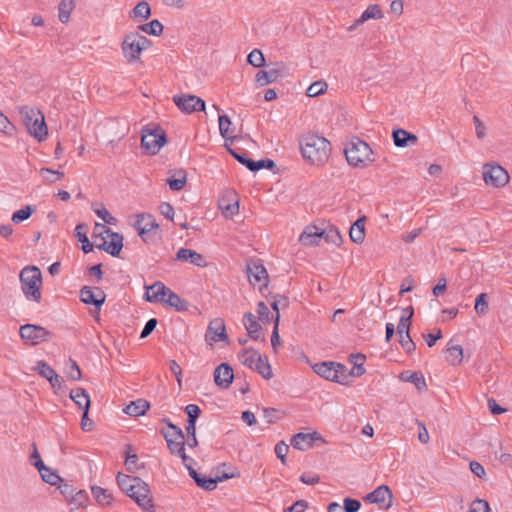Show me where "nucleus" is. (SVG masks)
Returning a JSON list of instances; mask_svg holds the SVG:
<instances>
[{"instance_id": "nucleus-1", "label": "nucleus", "mask_w": 512, "mask_h": 512, "mask_svg": "<svg viewBox=\"0 0 512 512\" xmlns=\"http://www.w3.org/2000/svg\"><path fill=\"white\" fill-rule=\"evenodd\" d=\"M300 147L303 157L312 164L320 165L329 158L330 142L316 134H307L302 137Z\"/></svg>"}, {"instance_id": "nucleus-2", "label": "nucleus", "mask_w": 512, "mask_h": 512, "mask_svg": "<svg viewBox=\"0 0 512 512\" xmlns=\"http://www.w3.org/2000/svg\"><path fill=\"white\" fill-rule=\"evenodd\" d=\"M19 113L28 133L42 141L47 137L48 130L42 112L34 107L23 106Z\"/></svg>"}, {"instance_id": "nucleus-3", "label": "nucleus", "mask_w": 512, "mask_h": 512, "mask_svg": "<svg viewBox=\"0 0 512 512\" xmlns=\"http://www.w3.org/2000/svg\"><path fill=\"white\" fill-rule=\"evenodd\" d=\"M20 282L23 294L28 300L40 302L42 274L38 267L28 266L20 272Z\"/></svg>"}, {"instance_id": "nucleus-4", "label": "nucleus", "mask_w": 512, "mask_h": 512, "mask_svg": "<svg viewBox=\"0 0 512 512\" xmlns=\"http://www.w3.org/2000/svg\"><path fill=\"white\" fill-rule=\"evenodd\" d=\"M344 153L348 163L354 167H365L375 160L370 146L358 138L347 144Z\"/></svg>"}, {"instance_id": "nucleus-5", "label": "nucleus", "mask_w": 512, "mask_h": 512, "mask_svg": "<svg viewBox=\"0 0 512 512\" xmlns=\"http://www.w3.org/2000/svg\"><path fill=\"white\" fill-rule=\"evenodd\" d=\"M151 41L139 32H130L125 35L121 48L128 63H134L140 59L143 50L150 47Z\"/></svg>"}, {"instance_id": "nucleus-6", "label": "nucleus", "mask_w": 512, "mask_h": 512, "mask_svg": "<svg viewBox=\"0 0 512 512\" xmlns=\"http://www.w3.org/2000/svg\"><path fill=\"white\" fill-rule=\"evenodd\" d=\"M239 359L242 364L256 370L263 378L270 379L273 376L271 366L267 359L263 358L256 350H243L239 355Z\"/></svg>"}, {"instance_id": "nucleus-7", "label": "nucleus", "mask_w": 512, "mask_h": 512, "mask_svg": "<svg viewBox=\"0 0 512 512\" xmlns=\"http://www.w3.org/2000/svg\"><path fill=\"white\" fill-rule=\"evenodd\" d=\"M313 370L316 374L323 377L326 380L334 381L340 384H344L347 375L346 367L340 363L335 362H321L313 366Z\"/></svg>"}, {"instance_id": "nucleus-8", "label": "nucleus", "mask_w": 512, "mask_h": 512, "mask_svg": "<svg viewBox=\"0 0 512 512\" xmlns=\"http://www.w3.org/2000/svg\"><path fill=\"white\" fill-rule=\"evenodd\" d=\"M128 496L133 499L144 512H155L149 485L140 478L136 481V485Z\"/></svg>"}, {"instance_id": "nucleus-9", "label": "nucleus", "mask_w": 512, "mask_h": 512, "mask_svg": "<svg viewBox=\"0 0 512 512\" xmlns=\"http://www.w3.org/2000/svg\"><path fill=\"white\" fill-rule=\"evenodd\" d=\"M482 174L485 184L493 187H503L509 182L508 172L498 164L486 163Z\"/></svg>"}, {"instance_id": "nucleus-10", "label": "nucleus", "mask_w": 512, "mask_h": 512, "mask_svg": "<svg viewBox=\"0 0 512 512\" xmlns=\"http://www.w3.org/2000/svg\"><path fill=\"white\" fill-rule=\"evenodd\" d=\"M166 143V135L161 129L144 130L141 138L142 147L155 155Z\"/></svg>"}, {"instance_id": "nucleus-11", "label": "nucleus", "mask_w": 512, "mask_h": 512, "mask_svg": "<svg viewBox=\"0 0 512 512\" xmlns=\"http://www.w3.org/2000/svg\"><path fill=\"white\" fill-rule=\"evenodd\" d=\"M19 332L21 338L31 345L47 341L51 336V333L46 328L34 324L22 325Z\"/></svg>"}, {"instance_id": "nucleus-12", "label": "nucleus", "mask_w": 512, "mask_h": 512, "mask_svg": "<svg viewBox=\"0 0 512 512\" xmlns=\"http://www.w3.org/2000/svg\"><path fill=\"white\" fill-rule=\"evenodd\" d=\"M288 74V68L285 63H276L274 67L268 70H260L255 76V81L259 86H266L276 82L279 78H283Z\"/></svg>"}, {"instance_id": "nucleus-13", "label": "nucleus", "mask_w": 512, "mask_h": 512, "mask_svg": "<svg viewBox=\"0 0 512 512\" xmlns=\"http://www.w3.org/2000/svg\"><path fill=\"white\" fill-rule=\"evenodd\" d=\"M173 101L182 112L187 114L205 110L204 100L195 95H175Z\"/></svg>"}, {"instance_id": "nucleus-14", "label": "nucleus", "mask_w": 512, "mask_h": 512, "mask_svg": "<svg viewBox=\"0 0 512 512\" xmlns=\"http://www.w3.org/2000/svg\"><path fill=\"white\" fill-rule=\"evenodd\" d=\"M168 427L170 430L164 433L168 449L172 454L182 452L185 445V437L182 429L171 422H168Z\"/></svg>"}, {"instance_id": "nucleus-15", "label": "nucleus", "mask_w": 512, "mask_h": 512, "mask_svg": "<svg viewBox=\"0 0 512 512\" xmlns=\"http://www.w3.org/2000/svg\"><path fill=\"white\" fill-rule=\"evenodd\" d=\"M96 248L117 257L123 248V237L119 233L111 231L107 237H102V243L96 244Z\"/></svg>"}, {"instance_id": "nucleus-16", "label": "nucleus", "mask_w": 512, "mask_h": 512, "mask_svg": "<svg viewBox=\"0 0 512 512\" xmlns=\"http://www.w3.org/2000/svg\"><path fill=\"white\" fill-rule=\"evenodd\" d=\"M393 495L390 488L387 485H380L372 492L368 493L364 497V501L377 504L384 505L386 508H390L392 506Z\"/></svg>"}, {"instance_id": "nucleus-17", "label": "nucleus", "mask_w": 512, "mask_h": 512, "mask_svg": "<svg viewBox=\"0 0 512 512\" xmlns=\"http://www.w3.org/2000/svg\"><path fill=\"white\" fill-rule=\"evenodd\" d=\"M188 472L199 487L208 491L216 489L218 482H222L233 477V475L229 474H223L222 476H216L214 478L201 476L193 467H188Z\"/></svg>"}, {"instance_id": "nucleus-18", "label": "nucleus", "mask_w": 512, "mask_h": 512, "mask_svg": "<svg viewBox=\"0 0 512 512\" xmlns=\"http://www.w3.org/2000/svg\"><path fill=\"white\" fill-rule=\"evenodd\" d=\"M106 299L105 293L100 288L83 286L80 290V300L88 305H94L100 310Z\"/></svg>"}, {"instance_id": "nucleus-19", "label": "nucleus", "mask_w": 512, "mask_h": 512, "mask_svg": "<svg viewBox=\"0 0 512 512\" xmlns=\"http://www.w3.org/2000/svg\"><path fill=\"white\" fill-rule=\"evenodd\" d=\"M205 339L210 344L227 339L225 324L222 319L215 318L209 323Z\"/></svg>"}, {"instance_id": "nucleus-20", "label": "nucleus", "mask_w": 512, "mask_h": 512, "mask_svg": "<svg viewBox=\"0 0 512 512\" xmlns=\"http://www.w3.org/2000/svg\"><path fill=\"white\" fill-rule=\"evenodd\" d=\"M247 276L252 285H266L268 273L263 264L258 261H250L247 264Z\"/></svg>"}, {"instance_id": "nucleus-21", "label": "nucleus", "mask_w": 512, "mask_h": 512, "mask_svg": "<svg viewBox=\"0 0 512 512\" xmlns=\"http://www.w3.org/2000/svg\"><path fill=\"white\" fill-rule=\"evenodd\" d=\"M314 441H323L322 436L317 431H313L312 433H297L292 437L291 445L297 450L305 451L312 448Z\"/></svg>"}, {"instance_id": "nucleus-22", "label": "nucleus", "mask_w": 512, "mask_h": 512, "mask_svg": "<svg viewBox=\"0 0 512 512\" xmlns=\"http://www.w3.org/2000/svg\"><path fill=\"white\" fill-rule=\"evenodd\" d=\"M33 446L34 451L32 452V458H38V461L34 462L33 465L39 471L44 482L53 486L57 485L61 481L60 476L56 472L52 471L50 468L44 465L36 446Z\"/></svg>"}, {"instance_id": "nucleus-23", "label": "nucleus", "mask_w": 512, "mask_h": 512, "mask_svg": "<svg viewBox=\"0 0 512 512\" xmlns=\"http://www.w3.org/2000/svg\"><path fill=\"white\" fill-rule=\"evenodd\" d=\"M329 240V234L316 226H307L301 233L299 241L304 246H313L319 243V239Z\"/></svg>"}, {"instance_id": "nucleus-24", "label": "nucleus", "mask_w": 512, "mask_h": 512, "mask_svg": "<svg viewBox=\"0 0 512 512\" xmlns=\"http://www.w3.org/2000/svg\"><path fill=\"white\" fill-rule=\"evenodd\" d=\"M175 260L181 262H190L191 264H194L198 267L207 266V262L203 255L188 248H180L176 253Z\"/></svg>"}, {"instance_id": "nucleus-25", "label": "nucleus", "mask_w": 512, "mask_h": 512, "mask_svg": "<svg viewBox=\"0 0 512 512\" xmlns=\"http://www.w3.org/2000/svg\"><path fill=\"white\" fill-rule=\"evenodd\" d=\"M233 378V369L226 363L220 364L214 371L215 383L222 388H228Z\"/></svg>"}, {"instance_id": "nucleus-26", "label": "nucleus", "mask_w": 512, "mask_h": 512, "mask_svg": "<svg viewBox=\"0 0 512 512\" xmlns=\"http://www.w3.org/2000/svg\"><path fill=\"white\" fill-rule=\"evenodd\" d=\"M167 289L168 287L162 282L157 281L150 286H146L144 298L151 303L162 302L164 297H166Z\"/></svg>"}, {"instance_id": "nucleus-27", "label": "nucleus", "mask_w": 512, "mask_h": 512, "mask_svg": "<svg viewBox=\"0 0 512 512\" xmlns=\"http://www.w3.org/2000/svg\"><path fill=\"white\" fill-rule=\"evenodd\" d=\"M243 324L249 334V336L254 340H262L264 341V337L261 336V326L257 322L256 316L250 312L244 314Z\"/></svg>"}, {"instance_id": "nucleus-28", "label": "nucleus", "mask_w": 512, "mask_h": 512, "mask_svg": "<svg viewBox=\"0 0 512 512\" xmlns=\"http://www.w3.org/2000/svg\"><path fill=\"white\" fill-rule=\"evenodd\" d=\"M70 398L78 405L79 408L84 410V419H87L90 407V397L86 390L83 388H75L70 392Z\"/></svg>"}, {"instance_id": "nucleus-29", "label": "nucleus", "mask_w": 512, "mask_h": 512, "mask_svg": "<svg viewBox=\"0 0 512 512\" xmlns=\"http://www.w3.org/2000/svg\"><path fill=\"white\" fill-rule=\"evenodd\" d=\"M384 14L378 4L369 5L368 8L361 14V16L355 21V23L349 27V30H353L357 26L363 24L370 19H381Z\"/></svg>"}, {"instance_id": "nucleus-30", "label": "nucleus", "mask_w": 512, "mask_h": 512, "mask_svg": "<svg viewBox=\"0 0 512 512\" xmlns=\"http://www.w3.org/2000/svg\"><path fill=\"white\" fill-rule=\"evenodd\" d=\"M393 141L397 147L411 146L417 143V136L407 132L404 129H397L393 131Z\"/></svg>"}, {"instance_id": "nucleus-31", "label": "nucleus", "mask_w": 512, "mask_h": 512, "mask_svg": "<svg viewBox=\"0 0 512 512\" xmlns=\"http://www.w3.org/2000/svg\"><path fill=\"white\" fill-rule=\"evenodd\" d=\"M135 227L138 230L139 235H144L151 231L153 228H157L158 224L152 215L142 214L138 215Z\"/></svg>"}, {"instance_id": "nucleus-32", "label": "nucleus", "mask_w": 512, "mask_h": 512, "mask_svg": "<svg viewBox=\"0 0 512 512\" xmlns=\"http://www.w3.org/2000/svg\"><path fill=\"white\" fill-rule=\"evenodd\" d=\"M149 407L150 404L148 401L137 399L128 404L123 411L129 416L138 417L144 415Z\"/></svg>"}, {"instance_id": "nucleus-33", "label": "nucleus", "mask_w": 512, "mask_h": 512, "mask_svg": "<svg viewBox=\"0 0 512 512\" xmlns=\"http://www.w3.org/2000/svg\"><path fill=\"white\" fill-rule=\"evenodd\" d=\"M162 303L175 308L177 311H186L188 309V302L181 299L179 295L169 288L167 289L166 297H164Z\"/></svg>"}, {"instance_id": "nucleus-34", "label": "nucleus", "mask_w": 512, "mask_h": 512, "mask_svg": "<svg viewBox=\"0 0 512 512\" xmlns=\"http://www.w3.org/2000/svg\"><path fill=\"white\" fill-rule=\"evenodd\" d=\"M350 239L354 243H362L365 238V217L357 219L351 226L349 231Z\"/></svg>"}, {"instance_id": "nucleus-35", "label": "nucleus", "mask_w": 512, "mask_h": 512, "mask_svg": "<svg viewBox=\"0 0 512 512\" xmlns=\"http://www.w3.org/2000/svg\"><path fill=\"white\" fill-rule=\"evenodd\" d=\"M414 311L412 307L405 308L402 311L401 318L399 320L398 326H397V333L400 336H404L409 333L410 326H411V319L413 317Z\"/></svg>"}, {"instance_id": "nucleus-36", "label": "nucleus", "mask_w": 512, "mask_h": 512, "mask_svg": "<svg viewBox=\"0 0 512 512\" xmlns=\"http://www.w3.org/2000/svg\"><path fill=\"white\" fill-rule=\"evenodd\" d=\"M87 231L88 226L86 224H78L75 228V236L82 243L81 249L84 253H89L93 250V244L90 243L87 237Z\"/></svg>"}, {"instance_id": "nucleus-37", "label": "nucleus", "mask_w": 512, "mask_h": 512, "mask_svg": "<svg viewBox=\"0 0 512 512\" xmlns=\"http://www.w3.org/2000/svg\"><path fill=\"white\" fill-rule=\"evenodd\" d=\"M91 492L97 503L100 505L109 506L112 504L113 496L107 489L100 486H92Z\"/></svg>"}, {"instance_id": "nucleus-38", "label": "nucleus", "mask_w": 512, "mask_h": 512, "mask_svg": "<svg viewBox=\"0 0 512 512\" xmlns=\"http://www.w3.org/2000/svg\"><path fill=\"white\" fill-rule=\"evenodd\" d=\"M139 477H134L122 473H118L117 475V483L122 491H124L127 495L136 485V481Z\"/></svg>"}, {"instance_id": "nucleus-39", "label": "nucleus", "mask_w": 512, "mask_h": 512, "mask_svg": "<svg viewBox=\"0 0 512 512\" xmlns=\"http://www.w3.org/2000/svg\"><path fill=\"white\" fill-rule=\"evenodd\" d=\"M75 8V1L74 0H62L59 4L58 10H59V20L62 23H67L70 18L71 12Z\"/></svg>"}, {"instance_id": "nucleus-40", "label": "nucleus", "mask_w": 512, "mask_h": 512, "mask_svg": "<svg viewBox=\"0 0 512 512\" xmlns=\"http://www.w3.org/2000/svg\"><path fill=\"white\" fill-rule=\"evenodd\" d=\"M138 29L144 33H147L149 35L153 36H159L163 32V25L159 20H152L149 23L142 24L138 26Z\"/></svg>"}, {"instance_id": "nucleus-41", "label": "nucleus", "mask_w": 512, "mask_h": 512, "mask_svg": "<svg viewBox=\"0 0 512 512\" xmlns=\"http://www.w3.org/2000/svg\"><path fill=\"white\" fill-rule=\"evenodd\" d=\"M447 361L451 365H458L463 359V349L460 345H454L447 348Z\"/></svg>"}, {"instance_id": "nucleus-42", "label": "nucleus", "mask_w": 512, "mask_h": 512, "mask_svg": "<svg viewBox=\"0 0 512 512\" xmlns=\"http://www.w3.org/2000/svg\"><path fill=\"white\" fill-rule=\"evenodd\" d=\"M40 175L45 183L52 184L61 180L64 177V173L58 170H52L50 168H41Z\"/></svg>"}, {"instance_id": "nucleus-43", "label": "nucleus", "mask_w": 512, "mask_h": 512, "mask_svg": "<svg viewBox=\"0 0 512 512\" xmlns=\"http://www.w3.org/2000/svg\"><path fill=\"white\" fill-rule=\"evenodd\" d=\"M167 182L171 190H181L186 183V172L184 170H178L175 173V177L168 179Z\"/></svg>"}, {"instance_id": "nucleus-44", "label": "nucleus", "mask_w": 512, "mask_h": 512, "mask_svg": "<svg viewBox=\"0 0 512 512\" xmlns=\"http://www.w3.org/2000/svg\"><path fill=\"white\" fill-rule=\"evenodd\" d=\"M134 18L148 19L151 15V8L148 2H139L132 10Z\"/></svg>"}, {"instance_id": "nucleus-45", "label": "nucleus", "mask_w": 512, "mask_h": 512, "mask_svg": "<svg viewBox=\"0 0 512 512\" xmlns=\"http://www.w3.org/2000/svg\"><path fill=\"white\" fill-rule=\"evenodd\" d=\"M219 205L222 209L223 215L227 218H232L239 212L238 200H235L233 203H226V200L223 198L220 200Z\"/></svg>"}, {"instance_id": "nucleus-46", "label": "nucleus", "mask_w": 512, "mask_h": 512, "mask_svg": "<svg viewBox=\"0 0 512 512\" xmlns=\"http://www.w3.org/2000/svg\"><path fill=\"white\" fill-rule=\"evenodd\" d=\"M247 61L256 68L265 66V57L259 49L252 50L247 57Z\"/></svg>"}, {"instance_id": "nucleus-47", "label": "nucleus", "mask_w": 512, "mask_h": 512, "mask_svg": "<svg viewBox=\"0 0 512 512\" xmlns=\"http://www.w3.org/2000/svg\"><path fill=\"white\" fill-rule=\"evenodd\" d=\"M66 374L67 377L73 381L81 379V370L77 362L72 360L71 358L67 361Z\"/></svg>"}, {"instance_id": "nucleus-48", "label": "nucleus", "mask_w": 512, "mask_h": 512, "mask_svg": "<svg viewBox=\"0 0 512 512\" xmlns=\"http://www.w3.org/2000/svg\"><path fill=\"white\" fill-rule=\"evenodd\" d=\"M232 125L230 119L226 115L219 116V131L223 138L231 137L232 131H230V126Z\"/></svg>"}, {"instance_id": "nucleus-49", "label": "nucleus", "mask_w": 512, "mask_h": 512, "mask_svg": "<svg viewBox=\"0 0 512 512\" xmlns=\"http://www.w3.org/2000/svg\"><path fill=\"white\" fill-rule=\"evenodd\" d=\"M32 211V207L27 205L13 213L11 220L16 224L21 223L22 221L27 220L31 216Z\"/></svg>"}, {"instance_id": "nucleus-50", "label": "nucleus", "mask_w": 512, "mask_h": 512, "mask_svg": "<svg viewBox=\"0 0 512 512\" xmlns=\"http://www.w3.org/2000/svg\"><path fill=\"white\" fill-rule=\"evenodd\" d=\"M230 154L241 164L246 166L250 171L254 165V160L250 159L245 152H237L235 150L230 149Z\"/></svg>"}, {"instance_id": "nucleus-51", "label": "nucleus", "mask_w": 512, "mask_h": 512, "mask_svg": "<svg viewBox=\"0 0 512 512\" xmlns=\"http://www.w3.org/2000/svg\"><path fill=\"white\" fill-rule=\"evenodd\" d=\"M475 310L480 315L486 314L488 310L487 294L481 293L476 297Z\"/></svg>"}, {"instance_id": "nucleus-52", "label": "nucleus", "mask_w": 512, "mask_h": 512, "mask_svg": "<svg viewBox=\"0 0 512 512\" xmlns=\"http://www.w3.org/2000/svg\"><path fill=\"white\" fill-rule=\"evenodd\" d=\"M36 370L42 377L46 378L47 380L52 378L56 373V371L44 361L37 362Z\"/></svg>"}, {"instance_id": "nucleus-53", "label": "nucleus", "mask_w": 512, "mask_h": 512, "mask_svg": "<svg viewBox=\"0 0 512 512\" xmlns=\"http://www.w3.org/2000/svg\"><path fill=\"white\" fill-rule=\"evenodd\" d=\"M326 87H327V85L325 82H321V81L314 82L308 87L307 95L309 97H316V96L322 94L325 91Z\"/></svg>"}, {"instance_id": "nucleus-54", "label": "nucleus", "mask_w": 512, "mask_h": 512, "mask_svg": "<svg viewBox=\"0 0 512 512\" xmlns=\"http://www.w3.org/2000/svg\"><path fill=\"white\" fill-rule=\"evenodd\" d=\"M353 359H359L360 363H355V366L351 370V375L359 377L365 373V369L363 367V363L365 361V356L363 354H355L351 355Z\"/></svg>"}, {"instance_id": "nucleus-55", "label": "nucleus", "mask_w": 512, "mask_h": 512, "mask_svg": "<svg viewBox=\"0 0 512 512\" xmlns=\"http://www.w3.org/2000/svg\"><path fill=\"white\" fill-rule=\"evenodd\" d=\"M0 131L7 134L12 135L15 131L14 125L10 122V120L0 111Z\"/></svg>"}, {"instance_id": "nucleus-56", "label": "nucleus", "mask_w": 512, "mask_h": 512, "mask_svg": "<svg viewBox=\"0 0 512 512\" xmlns=\"http://www.w3.org/2000/svg\"><path fill=\"white\" fill-rule=\"evenodd\" d=\"M469 512H491L489 503L484 499H476L473 501Z\"/></svg>"}, {"instance_id": "nucleus-57", "label": "nucleus", "mask_w": 512, "mask_h": 512, "mask_svg": "<svg viewBox=\"0 0 512 512\" xmlns=\"http://www.w3.org/2000/svg\"><path fill=\"white\" fill-rule=\"evenodd\" d=\"M275 454L281 460L283 464L286 463V455L289 451V446L284 442L280 441L275 445Z\"/></svg>"}, {"instance_id": "nucleus-58", "label": "nucleus", "mask_w": 512, "mask_h": 512, "mask_svg": "<svg viewBox=\"0 0 512 512\" xmlns=\"http://www.w3.org/2000/svg\"><path fill=\"white\" fill-rule=\"evenodd\" d=\"M185 412L188 416L187 422H196L201 410L198 405L189 404L185 407Z\"/></svg>"}, {"instance_id": "nucleus-59", "label": "nucleus", "mask_w": 512, "mask_h": 512, "mask_svg": "<svg viewBox=\"0 0 512 512\" xmlns=\"http://www.w3.org/2000/svg\"><path fill=\"white\" fill-rule=\"evenodd\" d=\"M407 381L413 383L418 390H422L426 387L425 378L420 373H412L408 378Z\"/></svg>"}, {"instance_id": "nucleus-60", "label": "nucleus", "mask_w": 512, "mask_h": 512, "mask_svg": "<svg viewBox=\"0 0 512 512\" xmlns=\"http://www.w3.org/2000/svg\"><path fill=\"white\" fill-rule=\"evenodd\" d=\"M399 342H400L402 348L407 353H412L416 349L415 343L412 341L410 334L400 336Z\"/></svg>"}, {"instance_id": "nucleus-61", "label": "nucleus", "mask_w": 512, "mask_h": 512, "mask_svg": "<svg viewBox=\"0 0 512 512\" xmlns=\"http://www.w3.org/2000/svg\"><path fill=\"white\" fill-rule=\"evenodd\" d=\"M361 507L360 501L352 498L344 499V511L345 512H357Z\"/></svg>"}, {"instance_id": "nucleus-62", "label": "nucleus", "mask_w": 512, "mask_h": 512, "mask_svg": "<svg viewBox=\"0 0 512 512\" xmlns=\"http://www.w3.org/2000/svg\"><path fill=\"white\" fill-rule=\"evenodd\" d=\"M300 481L307 485H315L320 482V477L313 472H307L300 476Z\"/></svg>"}, {"instance_id": "nucleus-63", "label": "nucleus", "mask_w": 512, "mask_h": 512, "mask_svg": "<svg viewBox=\"0 0 512 512\" xmlns=\"http://www.w3.org/2000/svg\"><path fill=\"white\" fill-rule=\"evenodd\" d=\"M257 312L259 315V319L263 322H269L270 318V310L268 306L264 302H259L257 305Z\"/></svg>"}, {"instance_id": "nucleus-64", "label": "nucleus", "mask_w": 512, "mask_h": 512, "mask_svg": "<svg viewBox=\"0 0 512 512\" xmlns=\"http://www.w3.org/2000/svg\"><path fill=\"white\" fill-rule=\"evenodd\" d=\"M160 213L168 220H173L174 218V208L168 202H163L159 206Z\"/></svg>"}]
</instances>
